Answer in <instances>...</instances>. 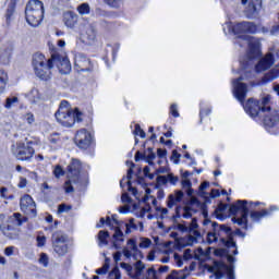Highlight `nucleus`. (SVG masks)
I'll use <instances>...</instances> for the list:
<instances>
[{"instance_id":"nucleus-19","label":"nucleus","mask_w":279,"mask_h":279,"mask_svg":"<svg viewBox=\"0 0 279 279\" xmlns=\"http://www.w3.org/2000/svg\"><path fill=\"white\" fill-rule=\"evenodd\" d=\"M141 251H138V246L136 245V240L130 239L126 242V247L123 248L122 254L125 258H136Z\"/></svg>"},{"instance_id":"nucleus-27","label":"nucleus","mask_w":279,"mask_h":279,"mask_svg":"<svg viewBox=\"0 0 279 279\" xmlns=\"http://www.w3.org/2000/svg\"><path fill=\"white\" fill-rule=\"evenodd\" d=\"M216 219L223 221L228 217V205L220 203L218 207L214 210Z\"/></svg>"},{"instance_id":"nucleus-60","label":"nucleus","mask_w":279,"mask_h":279,"mask_svg":"<svg viewBox=\"0 0 279 279\" xmlns=\"http://www.w3.org/2000/svg\"><path fill=\"white\" fill-rule=\"evenodd\" d=\"M177 230H179V232H187V234H189V226L187 225L178 223Z\"/></svg>"},{"instance_id":"nucleus-45","label":"nucleus","mask_w":279,"mask_h":279,"mask_svg":"<svg viewBox=\"0 0 279 279\" xmlns=\"http://www.w3.org/2000/svg\"><path fill=\"white\" fill-rule=\"evenodd\" d=\"M149 210H151V207L147 205L146 207H143L140 211H136L135 215L136 217H140V219H143V217H145V215H147Z\"/></svg>"},{"instance_id":"nucleus-44","label":"nucleus","mask_w":279,"mask_h":279,"mask_svg":"<svg viewBox=\"0 0 279 279\" xmlns=\"http://www.w3.org/2000/svg\"><path fill=\"white\" fill-rule=\"evenodd\" d=\"M146 279H158L155 267H150V268L147 269Z\"/></svg>"},{"instance_id":"nucleus-64","label":"nucleus","mask_w":279,"mask_h":279,"mask_svg":"<svg viewBox=\"0 0 279 279\" xmlns=\"http://www.w3.org/2000/svg\"><path fill=\"white\" fill-rule=\"evenodd\" d=\"M270 34L271 36H279V24L272 26V28L270 29Z\"/></svg>"},{"instance_id":"nucleus-7","label":"nucleus","mask_w":279,"mask_h":279,"mask_svg":"<svg viewBox=\"0 0 279 279\" xmlns=\"http://www.w3.org/2000/svg\"><path fill=\"white\" fill-rule=\"evenodd\" d=\"M229 211L234 215L232 221L238 223L244 230H247V215H250V208L247 207V201H236L231 205Z\"/></svg>"},{"instance_id":"nucleus-57","label":"nucleus","mask_w":279,"mask_h":279,"mask_svg":"<svg viewBox=\"0 0 279 279\" xmlns=\"http://www.w3.org/2000/svg\"><path fill=\"white\" fill-rule=\"evenodd\" d=\"M45 243H47V238L45 235L37 236L38 247H45Z\"/></svg>"},{"instance_id":"nucleus-21","label":"nucleus","mask_w":279,"mask_h":279,"mask_svg":"<svg viewBox=\"0 0 279 279\" xmlns=\"http://www.w3.org/2000/svg\"><path fill=\"white\" fill-rule=\"evenodd\" d=\"M187 228H189L190 243H197V239L202 236V233L197 231V228H198L197 219L193 218L190 226H187Z\"/></svg>"},{"instance_id":"nucleus-16","label":"nucleus","mask_w":279,"mask_h":279,"mask_svg":"<svg viewBox=\"0 0 279 279\" xmlns=\"http://www.w3.org/2000/svg\"><path fill=\"white\" fill-rule=\"evenodd\" d=\"M233 34H256V25L253 22H241L232 26Z\"/></svg>"},{"instance_id":"nucleus-10","label":"nucleus","mask_w":279,"mask_h":279,"mask_svg":"<svg viewBox=\"0 0 279 279\" xmlns=\"http://www.w3.org/2000/svg\"><path fill=\"white\" fill-rule=\"evenodd\" d=\"M210 271L214 274L216 279H222L226 275L228 279H236L234 276V267L228 266L222 262H215L214 266L210 268Z\"/></svg>"},{"instance_id":"nucleus-3","label":"nucleus","mask_w":279,"mask_h":279,"mask_svg":"<svg viewBox=\"0 0 279 279\" xmlns=\"http://www.w3.org/2000/svg\"><path fill=\"white\" fill-rule=\"evenodd\" d=\"M54 117L63 128H73L74 124L82 123L84 113L77 108L72 109L69 101L62 100Z\"/></svg>"},{"instance_id":"nucleus-32","label":"nucleus","mask_w":279,"mask_h":279,"mask_svg":"<svg viewBox=\"0 0 279 279\" xmlns=\"http://www.w3.org/2000/svg\"><path fill=\"white\" fill-rule=\"evenodd\" d=\"M22 121H26L28 125H34L36 123V117L32 112H26L21 116Z\"/></svg>"},{"instance_id":"nucleus-24","label":"nucleus","mask_w":279,"mask_h":279,"mask_svg":"<svg viewBox=\"0 0 279 279\" xmlns=\"http://www.w3.org/2000/svg\"><path fill=\"white\" fill-rule=\"evenodd\" d=\"M184 198V192L181 190H177L173 194L168 196V208H173V206H178L180 202Z\"/></svg>"},{"instance_id":"nucleus-13","label":"nucleus","mask_w":279,"mask_h":279,"mask_svg":"<svg viewBox=\"0 0 279 279\" xmlns=\"http://www.w3.org/2000/svg\"><path fill=\"white\" fill-rule=\"evenodd\" d=\"M20 208L22 213H25L28 217H36V202H34V198H32L29 194H25L20 199Z\"/></svg>"},{"instance_id":"nucleus-14","label":"nucleus","mask_w":279,"mask_h":279,"mask_svg":"<svg viewBox=\"0 0 279 279\" xmlns=\"http://www.w3.org/2000/svg\"><path fill=\"white\" fill-rule=\"evenodd\" d=\"M93 142V136L88 131L82 129L76 132L74 137V143L80 147V149H88L90 147V143Z\"/></svg>"},{"instance_id":"nucleus-47","label":"nucleus","mask_w":279,"mask_h":279,"mask_svg":"<svg viewBox=\"0 0 279 279\" xmlns=\"http://www.w3.org/2000/svg\"><path fill=\"white\" fill-rule=\"evenodd\" d=\"M143 269H145V264H143V262L138 260L135 263V270H136V275L141 276L143 274Z\"/></svg>"},{"instance_id":"nucleus-63","label":"nucleus","mask_w":279,"mask_h":279,"mask_svg":"<svg viewBox=\"0 0 279 279\" xmlns=\"http://www.w3.org/2000/svg\"><path fill=\"white\" fill-rule=\"evenodd\" d=\"M157 182H158V184H167L168 183L167 175H158Z\"/></svg>"},{"instance_id":"nucleus-29","label":"nucleus","mask_w":279,"mask_h":279,"mask_svg":"<svg viewBox=\"0 0 279 279\" xmlns=\"http://www.w3.org/2000/svg\"><path fill=\"white\" fill-rule=\"evenodd\" d=\"M277 77H279V70H271L264 75V77L262 78V84H267V82H274V80H276Z\"/></svg>"},{"instance_id":"nucleus-41","label":"nucleus","mask_w":279,"mask_h":279,"mask_svg":"<svg viewBox=\"0 0 279 279\" xmlns=\"http://www.w3.org/2000/svg\"><path fill=\"white\" fill-rule=\"evenodd\" d=\"M0 197H2V199H14V195L10 194V190H8V187L0 189Z\"/></svg>"},{"instance_id":"nucleus-22","label":"nucleus","mask_w":279,"mask_h":279,"mask_svg":"<svg viewBox=\"0 0 279 279\" xmlns=\"http://www.w3.org/2000/svg\"><path fill=\"white\" fill-rule=\"evenodd\" d=\"M54 58H56V61H52V63L58 62L57 66L62 75H68V73H71V61H69V58L66 57H63L61 59L60 58L58 59L57 57Z\"/></svg>"},{"instance_id":"nucleus-8","label":"nucleus","mask_w":279,"mask_h":279,"mask_svg":"<svg viewBox=\"0 0 279 279\" xmlns=\"http://www.w3.org/2000/svg\"><path fill=\"white\" fill-rule=\"evenodd\" d=\"M80 171H82V161L80 159H72L68 166L69 180L64 183L65 193H73L74 189L72 184H82Z\"/></svg>"},{"instance_id":"nucleus-23","label":"nucleus","mask_w":279,"mask_h":279,"mask_svg":"<svg viewBox=\"0 0 279 279\" xmlns=\"http://www.w3.org/2000/svg\"><path fill=\"white\" fill-rule=\"evenodd\" d=\"M112 247H114V250H121V244L125 241L123 231H121V228L116 227L114 228V233L112 235Z\"/></svg>"},{"instance_id":"nucleus-4","label":"nucleus","mask_w":279,"mask_h":279,"mask_svg":"<svg viewBox=\"0 0 279 279\" xmlns=\"http://www.w3.org/2000/svg\"><path fill=\"white\" fill-rule=\"evenodd\" d=\"M27 218H22L21 214L15 213L12 216L0 215V230L8 239L19 238V226H23Z\"/></svg>"},{"instance_id":"nucleus-49","label":"nucleus","mask_w":279,"mask_h":279,"mask_svg":"<svg viewBox=\"0 0 279 279\" xmlns=\"http://www.w3.org/2000/svg\"><path fill=\"white\" fill-rule=\"evenodd\" d=\"M208 186H210V183H209L208 181H205V182H203V183L199 185V195H201L202 197H204V195H206V192H204V191H206V189H208Z\"/></svg>"},{"instance_id":"nucleus-20","label":"nucleus","mask_w":279,"mask_h":279,"mask_svg":"<svg viewBox=\"0 0 279 279\" xmlns=\"http://www.w3.org/2000/svg\"><path fill=\"white\" fill-rule=\"evenodd\" d=\"M260 8H263V0H251L245 10L247 19L256 17Z\"/></svg>"},{"instance_id":"nucleus-35","label":"nucleus","mask_w":279,"mask_h":279,"mask_svg":"<svg viewBox=\"0 0 279 279\" xmlns=\"http://www.w3.org/2000/svg\"><path fill=\"white\" fill-rule=\"evenodd\" d=\"M181 184H182V189H184L189 197H191L193 195V189H191L192 186L191 180L182 179Z\"/></svg>"},{"instance_id":"nucleus-15","label":"nucleus","mask_w":279,"mask_h":279,"mask_svg":"<svg viewBox=\"0 0 279 279\" xmlns=\"http://www.w3.org/2000/svg\"><path fill=\"white\" fill-rule=\"evenodd\" d=\"M12 51H14V45L11 41L2 44L0 47V64L8 66L10 60H12Z\"/></svg>"},{"instance_id":"nucleus-25","label":"nucleus","mask_w":279,"mask_h":279,"mask_svg":"<svg viewBox=\"0 0 279 279\" xmlns=\"http://www.w3.org/2000/svg\"><path fill=\"white\" fill-rule=\"evenodd\" d=\"M47 62H49V59H47L45 57V54L40 53V52H36L34 56H33V69H39L41 66H45L47 64Z\"/></svg>"},{"instance_id":"nucleus-61","label":"nucleus","mask_w":279,"mask_h":279,"mask_svg":"<svg viewBox=\"0 0 279 279\" xmlns=\"http://www.w3.org/2000/svg\"><path fill=\"white\" fill-rule=\"evenodd\" d=\"M120 267H121L122 269L126 270L128 274H132V269H133V268H132V265L122 262V263L120 264Z\"/></svg>"},{"instance_id":"nucleus-28","label":"nucleus","mask_w":279,"mask_h":279,"mask_svg":"<svg viewBox=\"0 0 279 279\" xmlns=\"http://www.w3.org/2000/svg\"><path fill=\"white\" fill-rule=\"evenodd\" d=\"M108 239H110V232L108 231H99L98 232V245L99 247H104V245H108Z\"/></svg>"},{"instance_id":"nucleus-6","label":"nucleus","mask_w":279,"mask_h":279,"mask_svg":"<svg viewBox=\"0 0 279 279\" xmlns=\"http://www.w3.org/2000/svg\"><path fill=\"white\" fill-rule=\"evenodd\" d=\"M45 14V7L40 0H31L26 4L25 19L31 27H38L43 22V16Z\"/></svg>"},{"instance_id":"nucleus-11","label":"nucleus","mask_w":279,"mask_h":279,"mask_svg":"<svg viewBox=\"0 0 279 279\" xmlns=\"http://www.w3.org/2000/svg\"><path fill=\"white\" fill-rule=\"evenodd\" d=\"M36 150L32 147L29 143H19L16 149L14 150V156L17 160H32Z\"/></svg>"},{"instance_id":"nucleus-9","label":"nucleus","mask_w":279,"mask_h":279,"mask_svg":"<svg viewBox=\"0 0 279 279\" xmlns=\"http://www.w3.org/2000/svg\"><path fill=\"white\" fill-rule=\"evenodd\" d=\"M69 238L62 231H56L52 233V247L59 256H64L66 252H69V245H66V241Z\"/></svg>"},{"instance_id":"nucleus-12","label":"nucleus","mask_w":279,"mask_h":279,"mask_svg":"<svg viewBox=\"0 0 279 279\" xmlns=\"http://www.w3.org/2000/svg\"><path fill=\"white\" fill-rule=\"evenodd\" d=\"M53 62H56V56L52 54L50 59H48L46 65H41L40 68H35V75L39 77V80H43L44 82H47L48 80H51V70L53 69Z\"/></svg>"},{"instance_id":"nucleus-33","label":"nucleus","mask_w":279,"mask_h":279,"mask_svg":"<svg viewBox=\"0 0 279 279\" xmlns=\"http://www.w3.org/2000/svg\"><path fill=\"white\" fill-rule=\"evenodd\" d=\"M195 213H197V210H195L192 205H187L183 208L182 217L183 219H191Z\"/></svg>"},{"instance_id":"nucleus-31","label":"nucleus","mask_w":279,"mask_h":279,"mask_svg":"<svg viewBox=\"0 0 279 279\" xmlns=\"http://www.w3.org/2000/svg\"><path fill=\"white\" fill-rule=\"evenodd\" d=\"M8 86V72L0 70V95L5 90Z\"/></svg>"},{"instance_id":"nucleus-1","label":"nucleus","mask_w":279,"mask_h":279,"mask_svg":"<svg viewBox=\"0 0 279 279\" xmlns=\"http://www.w3.org/2000/svg\"><path fill=\"white\" fill-rule=\"evenodd\" d=\"M233 95L238 101H240L246 112L252 119H264V125L267 130L270 128H276L279 123V112L277 110H271L269 107V96H266L262 101L254 98H250L245 104V97H247V85L243 83V76L238 80H233Z\"/></svg>"},{"instance_id":"nucleus-2","label":"nucleus","mask_w":279,"mask_h":279,"mask_svg":"<svg viewBox=\"0 0 279 279\" xmlns=\"http://www.w3.org/2000/svg\"><path fill=\"white\" fill-rule=\"evenodd\" d=\"M207 243L209 245L215 243L219 247H226L223 253L226 254L227 260L230 265L236 260L234 256L239 254V250H236V242H234V232H232V228L226 225L213 222L211 230L207 233Z\"/></svg>"},{"instance_id":"nucleus-17","label":"nucleus","mask_w":279,"mask_h":279,"mask_svg":"<svg viewBox=\"0 0 279 279\" xmlns=\"http://www.w3.org/2000/svg\"><path fill=\"white\" fill-rule=\"evenodd\" d=\"M74 66L78 72L93 71V66L90 65V60L86 58L84 54H77L74 59Z\"/></svg>"},{"instance_id":"nucleus-46","label":"nucleus","mask_w":279,"mask_h":279,"mask_svg":"<svg viewBox=\"0 0 279 279\" xmlns=\"http://www.w3.org/2000/svg\"><path fill=\"white\" fill-rule=\"evenodd\" d=\"M135 136H140L141 138H145L146 134L145 131L141 128V124H135V130H134Z\"/></svg>"},{"instance_id":"nucleus-36","label":"nucleus","mask_w":279,"mask_h":279,"mask_svg":"<svg viewBox=\"0 0 279 279\" xmlns=\"http://www.w3.org/2000/svg\"><path fill=\"white\" fill-rule=\"evenodd\" d=\"M77 12L78 14H81L82 16L86 15V14H90V5L88 3H82L77 7Z\"/></svg>"},{"instance_id":"nucleus-50","label":"nucleus","mask_w":279,"mask_h":279,"mask_svg":"<svg viewBox=\"0 0 279 279\" xmlns=\"http://www.w3.org/2000/svg\"><path fill=\"white\" fill-rule=\"evenodd\" d=\"M149 245H151V240H149L148 238L141 239L140 247L147 248L149 247Z\"/></svg>"},{"instance_id":"nucleus-5","label":"nucleus","mask_w":279,"mask_h":279,"mask_svg":"<svg viewBox=\"0 0 279 279\" xmlns=\"http://www.w3.org/2000/svg\"><path fill=\"white\" fill-rule=\"evenodd\" d=\"M236 45H240V47H245L247 45L248 51H247V60L244 61L243 59L240 60V63L243 64V69H247V65L254 58H258L260 56V43L257 41L256 38L248 35H242L236 37L235 39Z\"/></svg>"},{"instance_id":"nucleus-26","label":"nucleus","mask_w":279,"mask_h":279,"mask_svg":"<svg viewBox=\"0 0 279 279\" xmlns=\"http://www.w3.org/2000/svg\"><path fill=\"white\" fill-rule=\"evenodd\" d=\"M63 22L66 27L73 29L77 25V15L71 11L63 14Z\"/></svg>"},{"instance_id":"nucleus-48","label":"nucleus","mask_w":279,"mask_h":279,"mask_svg":"<svg viewBox=\"0 0 279 279\" xmlns=\"http://www.w3.org/2000/svg\"><path fill=\"white\" fill-rule=\"evenodd\" d=\"M73 207L71 205H66V204H61L58 207V213L60 215H62V213H69V210H71Z\"/></svg>"},{"instance_id":"nucleus-52","label":"nucleus","mask_w":279,"mask_h":279,"mask_svg":"<svg viewBox=\"0 0 279 279\" xmlns=\"http://www.w3.org/2000/svg\"><path fill=\"white\" fill-rule=\"evenodd\" d=\"M110 268V265L105 264L101 268L96 269V274L99 276H104L105 274H108V269Z\"/></svg>"},{"instance_id":"nucleus-58","label":"nucleus","mask_w":279,"mask_h":279,"mask_svg":"<svg viewBox=\"0 0 279 279\" xmlns=\"http://www.w3.org/2000/svg\"><path fill=\"white\" fill-rule=\"evenodd\" d=\"M184 260H191L193 258V251L191 248H186L183 253Z\"/></svg>"},{"instance_id":"nucleus-39","label":"nucleus","mask_w":279,"mask_h":279,"mask_svg":"<svg viewBox=\"0 0 279 279\" xmlns=\"http://www.w3.org/2000/svg\"><path fill=\"white\" fill-rule=\"evenodd\" d=\"M134 221V218H131L129 222L125 223V234H132V230H136L138 228Z\"/></svg>"},{"instance_id":"nucleus-54","label":"nucleus","mask_w":279,"mask_h":279,"mask_svg":"<svg viewBox=\"0 0 279 279\" xmlns=\"http://www.w3.org/2000/svg\"><path fill=\"white\" fill-rule=\"evenodd\" d=\"M170 114H172V117H174V118L180 117V112H178V105L172 104L170 106Z\"/></svg>"},{"instance_id":"nucleus-40","label":"nucleus","mask_w":279,"mask_h":279,"mask_svg":"<svg viewBox=\"0 0 279 279\" xmlns=\"http://www.w3.org/2000/svg\"><path fill=\"white\" fill-rule=\"evenodd\" d=\"M132 173H134V171L132 170V168H130L128 170V181H126V184H128V189L129 191H131L133 193V195H136V189L132 187Z\"/></svg>"},{"instance_id":"nucleus-34","label":"nucleus","mask_w":279,"mask_h":279,"mask_svg":"<svg viewBox=\"0 0 279 279\" xmlns=\"http://www.w3.org/2000/svg\"><path fill=\"white\" fill-rule=\"evenodd\" d=\"M19 104V97L12 96L5 99L4 108L7 110H11V108H14Z\"/></svg>"},{"instance_id":"nucleus-30","label":"nucleus","mask_w":279,"mask_h":279,"mask_svg":"<svg viewBox=\"0 0 279 279\" xmlns=\"http://www.w3.org/2000/svg\"><path fill=\"white\" fill-rule=\"evenodd\" d=\"M269 215V210L263 209L262 211H251V219L253 221H260L263 217H267Z\"/></svg>"},{"instance_id":"nucleus-42","label":"nucleus","mask_w":279,"mask_h":279,"mask_svg":"<svg viewBox=\"0 0 279 279\" xmlns=\"http://www.w3.org/2000/svg\"><path fill=\"white\" fill-rule=\"evenodd\" d=\"M109 279H121V271L119 270V267H113V269L108 275Z\"/></svg>"},{"instance_id":"nucleus-53","label":"nucleus","mask_w":279,"mask_h":279,"mask_svg":"<svg viewBox=\"0 0 279 279\" xmlns=\"http://www.w3.org/2000/svg\"><path fill=\"white\" fill-rule=\"evenodd\" d=\"M167 180H168V182H169L170 184L175 185V184H178V182H179L180 179H179L178 177L173 175V173H169V174L167 175Z\"/></svg>"},{"instance_id":"nucleus-43","label":"nucleus","mask_w":279,"mask_h":279,"mask_svg":"<svg viewBox=\"0 0 279 279\" xmlns=\"http://www.w3.org/2000/svg\"><path fill=\"white\" fill-rule=\"evenodd\" d=\"M12 16H14V4H10L7 9V13H5L7 23H10V21H12Z\"/></svg>"},{"instance_id":"nucleus-37","label":"nucleus","mask_w":279,"mask_h":279,"mask_svg":"<svg viewBox=\"0 0 279 279\" xmlns=\"http://www.w3.org/2000/svg\"><path fill=\"white\" fill-rule=\"evenodd\" d=\"M155 210L159 219H167L169 217V209L165 207H155Z\"/></svg>"},{"instance_id":"nucleus-51","label":"nucleus","mask_w":279,"mask_h":279,"mask_svg":"<svg viewBox=\"0 0 279 279\" xmlns=\"http://www.w3.org/2000/svg\"><path fill=\"white\" fill-rule=\"evenodd\" d=\"M39 263L44 265V267H47L49 265V257L47 256V254L45 253L40 254Z\"/></svg>"},{"instance_id":"nucleus-55","label":"nucleus","mask_w":279,"mask_h":279,"mask_svg":"<svg viewBox=\"0 0 279 279\" xmlns=\"http://www.w3.org/2000/svg\"><path fill=\"white\" fill-rule=\"evenodd\" d=\"M96 16L98 17H106V16H110V13H108V11H105L100 8L96 9Z\"/></svg>"},{"instance_id":"nucleus-38","label":"nucleus","mask_w":279,"mask_h":279,"mask_svg":"<svg viewBox=\"0 0 279 279\" xmlns=\"http://www.w3.org/2000/svg\"><path fill=\"white\" fill-rule=\"evenodd\" d=\"M147 151H148V155L145 156L146 162H148L150 167H154L155 165L154 160H156V154L154 153L153 148H148Z\"/></svg>"},{"instance_id":"nucleus-59","label":"nucleus","mask_w":279,"mask_h":279,"mask_svg":"<svg viewBox=\"0 0 279 279\" xmlns=\"http://www.w3.org/2000/svg\"><path fill=\"white\" fill-rule=\"evenodd\" d=\"M53 173H54V175H56L57 178H62V175H64V170H62V167L57 166V167L54 168Z\"/></svg>"},{"instance_id":"nucleus-18","label":"nucleus","mask_w":279,"mask_h":279,"mask_svg":"<svg viewBox=\"0 0 279 279\" xmlns=\"http://www.w3.org/2000/svg\"><path fill=\"white\" fill-rule=\"evenodd\" d=\"M272 65H274V54L269 52L264 58H262L259 62L255 65V71L257 73H263V71H267V69H271Z\"/></svg>"},{"instance_id":"nucleus-62","label":"nucleus","mask_w":279,"mask_h":279,"mask_svg":"<svg viewBox=\"0 0 279 279\" xmlns=\"http://www.w3.org/2000/svg\"><path fill=\"white\" fill-rule=\"evenodd\" d=\"M14 250L15 247L14 246H9L4 250V254L5 256H14Z\"/></svg>"},{"instance_id":"nucleus-56","label":"nucleus","mask_w":279,"mask_h":279,"mask_svg":"<svg viewBox=\"0 0 279 279\" xmlns=\"http://www.w3.org/2000/svg\"><path fill=\"white\" fill-rule=\"evenodd\" d=\"M180 153H178V150H173L171 155V160L174 162V165H178V162H180Z\"/></svg>"}]
</instances>
